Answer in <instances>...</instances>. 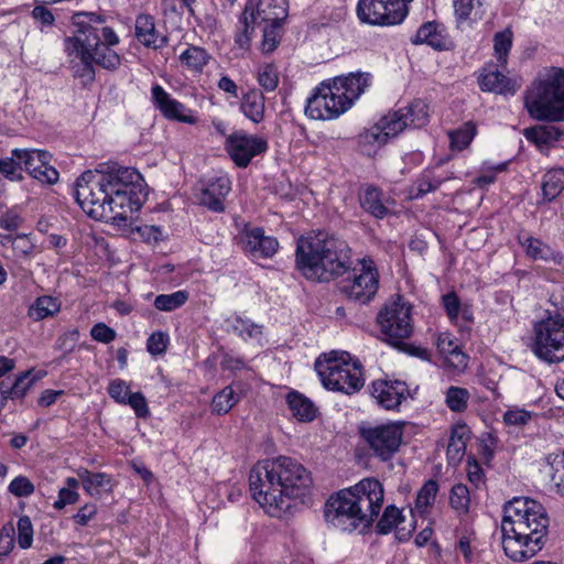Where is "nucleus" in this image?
I'll return each mask as SVG.
<instances>
[{"instance_id":"nucleus-62","label":"nucleus","mask_w":564,"mask_h":564,"mask_svg":"<svg viewBox=\"0 0 564 564\" xmlns=\"http://www.w3.org/2000/svg\"><path fill=\"white\" fill-rule=\"evenodd\" d=\"M127 404L133 409L138 417L145 419L150 415L145 397L141 392L131 393L127 400Z\"/></svg>"},{"instance_id":"nucleus-23","label":"nucleus","mask_w":564,"mask_h":564,"mask_svg":"<svg viewBox=\"0 0 564 564\" xmlns=\"http://www.w3.org/2000/svg\"><path fill=\"white\" fill-rule=\"evenodd\" d=\"M359 202L365 212L378 219H382L392 213L391 205H393V200L376 186L368 185L361 188Z\"/></svg>"},{"instance_id":"nucleus-55","label":"nucleus","mask_w":564,"mask_h":564,"mask_svg":"<svg viewBox=\"0 0 564 564\" xmlns=\"http://www.w3.org/2000/svg\"><path fill=\"white\" fill-rule=\"evenodd\" d=\"M443 178L436 177L432 172H424L416 181L415 198H420L427 193L434 192L443 183Z\"/></svg>"},{"instance_id":"nucleus-3","label":"nucleus","mask_w":564,"mask_h":564,"mask_svg":"<svg viewBox=\"0 0 564 564\" xmlns=\"http://www.w3.org/2000/svg\"><path fill=\"white\" fill-rule=\"evenodd\" d=\"M295 263L307 280L328 282L350 269L351 250L343 239L325 231H312L297 239Z\"/></svg>"},{"instance_id":"nucleus-27","label":"nucleus","mask_w":564,"mask_h":564,"mask_svg":"<svg viewBox=\"0 0 564 564\" xmlns=\"http://www.w3.org/2000/svg\"><path fill=\"white\" fill-rule=\"evenodd\" d=\"M479 86L484 91H492L496 94L514 95L517 91L516 84L505 74L494 67L484 68L479 78Z\"/></svg>"},{"instance_id":"nucleus-59","label":"nucleus","mask_w":564,"mask_h":564,"mask_svg":"<svg viewBox=\"0 0 564 564\" xmlns=\"http://www.w3.org/2000/svg\"><path fill=\"white\" fill-rule=\"evenodd\" d=\"M108 393L116 402L120 404H127V400L131 394L129 386L122 379L112 380L109 383Z\"/></svg>"},{"instance_id":"nucleus-36","label":"nucleus","mask_w":564,"mask_h":564,"mask_svg":"<svg viewBox=\"0 0 564 564\" xmlns=\"http://www.w3.org/2000/svg\"><path fill=\"white\" fill-rule=\"evenodd\" d=\"M468 438L469 430L466 425H457L453 429L446 451L449 462L457 463L463 458Z\"/></svg>"},{"instance_id":"nucleus-19","label":"nucleus","mask_w":564,"mask_h":564,"mask_svg":"<svg viewBox=\"0 0 564 564\" xmlns=\"http://www.w3.org/2000/svg\"><path fill=\"white\" fill-rule=\"evenodd\" d=\"M230 189L231 182L227 176L212 178L200 189L199 204L214 213H221L225 210V198Z\"/></svg>"},{"instance_id":"nucleus-51","label":"nucleus","mask_w":564,"mask_h":564,"mask_svg":"<svg viewBox=\"0 0 564 564\" xmlns=\"http://www.w3.org/2000/svg\"><path fill=\"white\" fill-rule=\"evenodd\" d=\"M449 503L458 512L466 513L468 511L470 495L466 485L457 484L453 486L449 496Z\"/></svg>"},{"instance_id":"nucleus-28","label":"nucleus","mask_w":564,"mask_h":564,"mask_svg":"<svg viewBox=\"0 0 564 564\" xmlns=\"http://www.w3.org/2000/svg\"><path fill=\"white\" fill-rule=\"evenodd\" d=\"M83 488L91 497H100L104 491L112 490V478L106 473H91L87 468L77 469Z\"/></svg>"},{"instance_id":"nucleus-34","label":"nucleus","mask_w":564,"mask_h":564,"mask_svg":"<svg viewBox=\"0 0 564 564\" xmlns=\"http://www.w3.org/2000/svg\"><path fill=\"white\" fill-rule=\"evenodd\" d=\"M243 115L254 123H259L264 118V97L258 89H251L243 95L241 105Z\"/></svg>"},{"instance_id":"nucleus-1","label":"nucleus","mask_w":564,"mask_h":564,"mask_svg":"<svg viewBox=\"0 0 564 564\" xmlns=\"http://www.w3.org/2000/svg\"><path fill=\"white\" fill-rule=\"evenodd\" d=\"M312 485L306 468L288 456L257 463L249 475L253 499L271 516L280 518L292 508V501L303 497Z\"/></svg>"},{"instance_id":"nucleus-9","label":"nucleus","mask_w":564,"mask_h":564,"mask_svg":"<svg viewBox=\"0 0 564 564\" xmlns=\"http://www.w3.org/2000/svg\"><path fill=\"white\" fill-rule=\"evenodd\" d=\"M104 180L99 167L84 172L76 182V200L90 218L121 225Z\"/></svg>"},{"instance_id":"nucleus-38","label":"nucleus","mask_w":564,"mask_h":564,"mask_svg":"<svg viewBox=\"0 0 564 564\" xmlns=\"http://www.w3.org/2000/svg\"><path fill=\"white\" fill-rule=\"evenodd\" d=\"M520 245L525 249V253L533 260L547 261L553 257V250L538 238L529 235L519 236Z\"/></svg>"},{"instance_id":"nucleus-56","label":"nucleus","mask_w":564,"mask_h":564,"mask_svg":"<svg viewBox=\"0 0 564 564\" xmlns=\"http://www.w3.org/2000/svg\"><path fill=\"white\" fill-rule=\"evenodd\" d=\"M18 544L21 549H29L33 542V525L28 516L18 520Z\"/></svg>"},{"instance_id":"nucleus-52","label":"nucleus","mask_w":564,"mask_h":564,"mask_svg":"<svg viewBox=\"0 0 564 564\" xmlns=\"http://www.w3.org/2000/svg\"><path fill=\"white\" fill-rule=\"evenodd\" d=\"M30 371L21 373L11 387L4 384V393L11 400L22 399L31 388L33 380L29 379Z\"/></svg>"},{"instance_id":"nucleus-63","label":"nucleus","mask_w":564,"mask_h":564,"mask_svg":"<svg viewBox=\"0 0 564 564\" xmlns=\"http://www.w3.org/2000/svg\"><path fill=\"white\" fill-rule=\"evenodd\" d=\"M93 339L99 343L109 344L116 338V332L105 323L94 325L90 330Z\"/></svg>"},{"instance_id":"nucleus-6","label":"nucleus","mask_w":564,"mask_h":564,"mask_svg":"<svg viewBox=\"0 0 564 564\" xmlns=\"http://www.w3.org/2000/svg\"><path fill=\"white\" fill-rule=\"evenodd\" d=\"M529 116L538 121H564V69L547 67L527 87L523 97Z\"/></svg>"},{"instance_id":"nucleus-32","label":"nucleus","mask_w":564,"mask_h":564,"mask_svg":"<svg viewBox=\"0 0 564 564\" xmlns=\"http://www.w3.org/2000/svg\"><path fill=\"white\" fill-rule=\"evenodd\" d=\"M524 137L528 141L536 144L539 148L550 147L563 135V130L551 124H541L524 129Z\"/></svg>"},{"instance_id":"nucleus-25","label":"nucleus","mask_w":564,"mask_h":564,"mask_svg":"<svg viewBox=\"0 0 564 564\" xmlns=\"http://www.w3.org/2000/svg\"><path fill=\"white\" fill-rule=\"evenodd\" d=\"M135 37L142 45L154 50L161 48L166 43V37L155 29L154 18L144 13L135 19Z\"/></svg>"},{"instance_id":"nucleus-40","label":"nucleus","mask_w":564,"mask_h":564,"mask_svg":"<svg viewBox=\"0 0 564 564\" xmlns=\"http://www.w3.org/2000/svg\"><path fill=\"white\" fill-rule=\"evenodd\" d=\"M240 398L234 391L231 386L225 387L221 391L214 395L212 400V412L217 415L227 414L238 402Z\"/></svg>"},{"instance_id":"nucleus-2","label":"nucleus","mask_w":564,"mask_h":564,"mask_svg":"<svg viewBox=\"0 0 564 564\" xmlns=\"http://www.w3.org/2000/svg\"><path fill=\"white\" fill-rule=\"evenodd\" d=\"M550 519L536 500L517 497L503 508L501 521L502 547L512 561L533 557L545 544Z\"/></svg>"},{"instance_id":"nucleus-10","label":"nucleus","mask_w":564,"mask_h":564,"mask_svg":"<svg viewBox=\"0 0 564 564\" xmlns=\"http://www.w3.org/2000/svg\"><path fill=\"white\" fill-rule=\"evenodd\" d=\"M531 349L545 362L564 360V314L556 312L534 324Z\"/></svg>"},{"instance_id":"nucleus-49","label":"nucleus","mask_w":564,"mask_h":564,"mask_svg":"<svg viewBox=\"0 0 564 564\" xmlns=\"http://www.w3.org/2000/svg\"><path fill=\"white\" fill-rule=\"evenodd\" d=\"M475 135L476 126L473 122H466L459 129L449 132L451 145L453 149L462 151L470 144Z\"/></svg>"},{"instance_id":"nucleus-33","label":"nucleus","mask_w":564,"mask_h":564,"mask_svg":"<svg viewBox=\"0 0 564 564\" xmlns=\"http://www.w3.org/2000/svg\"><path fill=\"white\" fill-rule=\"evenodd\" d=\"M403 521L402 512L395 506H388L377 523V531L381 534H388L397 529L398 539L406 540L410 536V531L404 532L403 529L399 528Z\"/></svg>"},{"instance_id":"nucleus-24","label":"nucleus","mask_w":564,"mask_h":564,"mask_svg":"<svg viewBox=\"0 0 564 564\" xmlns=\"http://www.w3.org/2000/svg\"><path fill=\"white\" fill-rule=\"evenodd\" d=\"M152 100L156 108L167 119L187 123L194 122V119L191 116L185 115V106L176 99H173L160 85H154L152 87Z\"/></svg>"},{"instance_id":"nucleus-14","label":"nucleus","mask_w":564,"mask_h":564,"mask_svg":"<svg viewBox=\"0 0 564 564\" xmlns=\"http://www.w3.org/2000/svg\"><path fill=\"white\" fill-rule=\"evenodd\" d=\"M402 435V427L398 424L378 425L361 431V436L375 456L383 462L391 459L399 451Z\"/></svg>"},{"instance_id":"nucleus-5","label":"nucleus","mask_w":564,"mask_h":564,"mask_svg":"<svg viewBox=\"0 0 564 564\" xmlns=\"http://www.w3.org/2000/svg\"><path fill=\"white\" fill-rule=\"evenodd\" d=\"M370 74L349 73L323 82L307 99L305 113L314 120H329L347 111L369 86Z\"/></svg>"},{"instance_id":"nucleus-4","label":"nucleus","mask_w":564,"mask_h":564,"mask_svg":"<svg viewBox=\"0 0 564 564\" xmlns=\"http://www.w3.org/2000/svg\"><path fill=\"white\" fill-rule=\"evenodd\" d=\"M383 486L376 478H364L352 487L340 490L326 503L325 517L344 531L359 525L368 528L378 517L383 503Z\"/></svg>"},{"instance_id":"nucleus-64","label":"nucleus","mask_w":564,"mask_h":564,"mask_svg":"<svg viewBox=\"0 0 564 564\" xmlns=\"http://www.w3.org/2000/svg\"><path fill=\"white\" fill-rule=\"evenodd\" d=\"M280 26L281 25L264 23L262 41V48L264 52H271L276 47L278 29Z\"/></svg>"},{"instance_id":"nucleus-54","label":"nucleus","mask_w":564,"mask_h":564,"mask_svg":"<svg viewBox=\"0 0 564 564\" xmlns=\"http://www.w3.org/2000/svg\"><path fill=\"white\" fill-rule=\"evenodd\" d=\"M551 481L555 486L557 494L564 496V453L555 455L551 462Z\"/></svg>"},{"instance_id":"nucleus-21","label":"nucleus","mask_w":564,"mask_h":564,"mask_svg":"<svg viewBox=\"0 0 564 564\" xmlns=\"http://www.w3.org/2000/svg\"><path fill=\"white\" fill-rule=\"evenodd\" d=\"M243 250L253 257L270 258L279 248L275 238L265 236L259 227L247 228L243 232Z\"/></svg>"},{"instance_id":"nucleus-44","label":"nucleus","mask_w":564,"mask_h":564,"mask_svg":"<svg viewBox=\"0 0 564 564\" xmlns=\"http://www.w3.org/2000/svg\"><path fill=\"white\" fill-rule=\"evenodd\" d=\"M209 58L208 53L199 46H189L180 56L181 63L194 72H200Z\"/></svg>"},{"instance_id":"nucleus-45","label":"nucleus","mask_w":564,"mask_h":564,"mask_svg":"<svg viewBox=\"0 0 564 564\" xmlns=\"http://www.w3.org/2000/svg\"><path fill=\"white\" fill-rule=\"evenodd\" d=\"M470 393L462 387H449L445 392V403L453 412L460 413L467 409Z\"/></svg>"},{"instance_id":"nucleus-22","label":"nucleus","mask_w":564,"mask_h":564,"mask_svg":"<svg viewBox=\"0 0 564 564\" xmlns=\"http://www.w3.org/2000/svg\"><path fill=\"white\" fill-rule=\"evenodd\" d=\"M73 21L78 30L77 34L69 39H78L88 46L97 45L100 40L98 25L105 23V17L95 12H78L74 14Z\"/></svg>"},{"instance_id":"nucleus-41","label":"nucleus","mask_w":564,"mask_h":564,"mask_svg":"<svg viewBox=\"0 0 564 564\" xmlns=\"http://www.w3.org/2000/svg\"><path fill=\"white\" fill-rule=\"evenodd\" d=\"M89 48L95 64L110 70L120 65V56L107 45H101L100 40L97 45L89 46Z\"/></svg>"},{"instance_id":"nucleus-42","label":"nucleus","mask_w":564,"mask_h":564,"mask_svg":"<svg viewBox=\"0 0 564 564\" xmlns=\"http://www.w3.org/2000/svg\"><path fill=\"white\" fill-rule=\"evenodd\" d=\"M401 110L405 115L404 118L409 128H422L429 122L427 106L422 100H415Z\"/></svg>"},{"instance_id":"nucleus-30","label":"nucleus","mask_w":564,"mask_h":564,"mask_svg":"<svg viewBox=\"0 0 564 564\" xmlns=\"http://www.w3.org/2000/svg\"><path fill=\"white\" fill-rule=\"evenodd\" d=\"M257 17L261 22L281 25L286 18V0H259L254 3Z\"/></svg>"},{"instance_id":"nucleus-48","label":"nucleus","mask_w":564,"mask_h":564,"mask_svg":"<svg viewBox=\"0 0 564 564\" xmlns=\"http://www.w3.org/2000/svg\"><path fill=\"white\" fill-rule=\"evenodd\" d=\"M188 293L186 291H176L171 294H160L154 300V306L159 311L171 312L186 303Z\"/></svg>"},{"instance_id":"nucleus-61","label":"nucleus","mask_w":564,"mask_h":564,"mask_svg":"<svg viewBox=\"0 0 564 564\" xmlns=\"http://www.w3.org/2000/svg\"><path fill=\"white\" fill-rule=\"evenodd\" d=\"M167 344L169 335L163 332H155L149 337L147 349L151 355H161L166 350Z\"/></svg>"},{"instance_id":"nucleus-57","label":"nucleus","mask_w":564,"mask_h":564,"mask_svg":"<svg viewBox=\"0 0 564 564\" xmlns=\"http://www.w3.org/2000/svg\"><path fill=\"white\" fill-rule=\"evenodd\" d=\"M78 339L79 332L77 329L67 330L56 339L55 349L61 350L65 357L75 349Z\"/></svg>"},{"instance_id":"nucleus-35","label":"nucleus","mask_w":564,"mask_h":564,"mask_svg":"<svg viewBox=\"0 0 564 564\" xmlns=\"http://www.w3.org/2000/svg\"><path fill=\"white\" fill-rule=\"evenodd\" d=\"M437 348L444 355L448 365L455 369H464L467 366V356L459 349L448 334H442L437 339Z\"/></svg>"},{"instance_id":"nucleus-53","label":"nucleus","mask_w":564,"mask_h":564,"mask_svg":"<svg viewBox=\"0 0 564 564\" xmlns=\"http://www.w3.org/2000/svg\"><path fill=\"white\" fill-rule=\"evenodd\" d=\"M8 491L18 498H26L34 494L35 486L26 476H17L8 486Z\"/></svg>"},{"instance_id":"nucleus-58","label":"nucleus","mask_w":564,"mask_h":564,"mask_svg":"<svg viewBox=\"0 0 564 564\" xmlns=\"http://www.w3.org/2000/svg\"><path fill=\"white\" fill-rule=\"evenodd\" d=\"M533 413L524 409L513 408L509 409L503 414V422L507 425L524 426L532 420Z\"/></svg>"},{"instance_id":"nucleus-31","label":"nucleus","mask_w":564,"mask_h":564,"mask_svg":"<svg viewBox=\"0 0 564 564\" xmlns=\"http://www.w3.org/2000/svg\"><path fill=\"white\" fill-rule=\"evenodd\" d=\"M286 402L292 415L300 422H312L317 414L315 404L304 394L291 391L286 395Z\"/></svg>"},{"instance_id":"nucleus-20","label":"nucleus","mask_w":564,"mask_h":564,"mask_svg":"<svg viewBox=\"0 0 564 564\" xmlns=\"http://www.w3.org/2000/svg\"><path fill=\"white\" fill-rule=\"evenodd\" d=\"M408 392V386L403 381L380 380L372 383L371 393L382 408L387 410H393L397 409L406 398Z\"/></svg>"},{"instance_id":"nucleus-39","label":"nucleus","mask_w":564,"mask_h":564,"mask_svg":"<svg viewBox=\"0 0 564 564\" xmlns=\"http://www.w3.org/2000/svg\"><path fill=\"white\" fill-rule=\"evenodd\" d=\"M564 188V169H552L543 176L542 192L546 200L556 198Z\"/></svg>"},{"instance_id":"nucleus-60","label":"nucleus","mask_w":564,"mask_h":564,"mask_svg":"<svg viewBox=\"0 0 564 564\" xmlns=\"http://www.w3.org/2000/svg\"><path fill=\"white\" fill-rule=\"evenodd\" d=\"M258 82L261 87L268 91H272L276 88L279 77L275 68L271 65H265L260 68L258 73Z\"/></svg>"},{"instance_id":"nucleus-26","label":"nucleus","mask_w":564,"mask_h":564,"mask_svg":"<svg viewBox=\"0 0 564 564\" xmlns=\"http://www.w3.org/2000/svg\"><path fill=\"white\" fill-rule=\"evenodd\" d=\"M413 44H427L435 50H447L449 41L445 33V28L434 21L423 23L415 36L412 39Z\"/></svg>"},{"instance_id":"nucleus-16","label":"nucleus","mask_w":564,"mask_h":564,"mask_svg":"<svg viewBox=\"0 0 564 564\" xmlns=\"http://www.w3.org/2000/svg\"><path fill=\"white\" fill-rule=\"evenodd\" d=\"M267 149L268 143L264 139L242 132L232 133L226 140V150L239 167L248 166L252 158L264 153Z\"/></svg>"},{"instance_id":"nucleus-50","label":"nucleus","mask_w":564,"mask_h":564,"mask_svg":"<svg viewBox=\"0 0 564 564\" xmlns=\"http://www.w3.org/2000/svg\"><path fill=\"white\" fill-rule=\"evenodd\" d=\"M1 243L3 247L11 248L13 256L17 258L29 257L33 249V245L26 236H7Z\"/></svg>"},{"instance_id":"nucleus-7","label":"nucleus","mask_w":564,"mask_h":564,"mask_svg":"<svg viewBox=\"0 0 564 564\" xmlns=\"http://www.w3.org/2000/svg\"><path fill=\"white\" fill-rule=\"evenodd\" d=\"M99 171L111 196L116 216L124 224L147 198L143 177L135 169L116 163L101 164Z\"/></svg>"},{"instance_id":"nucleus-29","label":"nucleus","mask_w":564,"mask_h":564,"mask_svg":"<svg viewBox=\"0 0 564 564\" xmlns=\"http://www.w3.org/2000/svg\"><path fill=\"white\" fill-rule=\"evenodd\" d=\"M262 23L260 18L257 17L254 1L249 0L239 18V32L236 35V42L240 47H245L249 44L256 26Z\"/></svg>"},{"instance_id":"nucleus-46","label":"nucleus","mask_w":564,"mask_h":564,"mask_svg":"<svg viewBox=\"0 0 564 564\" xmlns=\"http://www.w3.org/2000/svg\"><path fill=\"white\" fill-rule=\"evenodd\" d=\"M512 31L506 29L498 32L494 36V50L497 61L501 67H506L508 61V54L512 46Z\"/></svg>"},{"instance_id":"nucleus-12","label":"nucleus","mask_w":564,"mask_h":564,"mask_svg":"<svg viewBox=\"0 0 564 564\" xmlns=\"http://www.w3.org/2000/svg\"><path fill=\"white\" fill-rule=\"evenodd\" d=\"M379 288V273L371 259L359 260V267L339 284V290L349 300L359 304L370 302Z\"/></svg>"},{"instance_id":"nucleus-43","label":"nucleus","mask_w":564,"mask_h":564,"mask_svg":"<svg viewBox=\"0 0 564 564\" xmlns=\"http://www.w3.org/2000/svg\"><path fill=\"white\" fill-rule=\"evenodd\" d=\"M228 322L230 330L245 340L257 338L262 334V325L256 324L249 318L236 316Z\"/></svg>"},{"instance_id":"nucleus-13","label":"nucleus","mask_w":564,"mask_h":564,"mask_svg":"<svg viewBox=\"0 0 564 564\" xmlns=\"http://www.w3.org/2000/svg\"><path fill=\"white\" fill-rule=\"evenodd\" d=\"M413 0H359L357 17L362 23L370 25H397L409 13V4Z\"/></svg>"},{"instance_id":"nucleus-17","label":"nucleus","mask_w":564,"mask_h":564,"mask_svg":"<svg viewBox=\"0 0 564 564\" xmlns=\"http://www.w3.org/2000/svg\"><path fill=\"white\" fill-rule=\"evenodd\" d=\"M12 156L23 164L24 170L35 180L44 184H54L58 181V172L55 169H46V172L39 173L46 162L51 161V154L42 150L14 149Z\"/></svg>"},{"instance_id":"nucleus-15","label":"nucleus","mask_w":564,"mask_h":564,"mask_svg":"<svg viewBox=\"0 0 564 564\" xmlns=\"http://www.w3.org/2000/svg\"><path fill=\"white\" fill-rule=\"evenodd\" d=\"M404 116L401 109L383 116L378 123L359 135V143L362 145H384L390 138L397 137L409 128Z\"/></svg>"},{"instance_id":"nucleus-37","label":"nucleus","mask_w":564,"mask_h":564,"mask_svg":"<svg viewBox=\"0 0 564 564\" xmlns=\"http://www.w3.org/2000/svg\"><path fill=\"white\" fill-rule=\"evenodd\" d=\"M59 311L61 302L58 299L50 295H43L37 297L35 302L30 306L28 315L33 321L39 322L54 316Z\"/></svg>"},{"instance_id":"nucleus-18","label":"nucleus","mask_w":564,"mask_h":564,"mask_svg":"<svg viewBox=\"0 0 564 564\" xmlns=\"http://www.w3.org/2000/svg\"><path fill=\"white\" fill-rule=\"evenodd\" d=\"M65 51L70 57L74 76L79 78L84 85L93 83L95 63L89 46L83 44L78 39H66Z\"/></svg>"},{"instance_id":"nucleus-8","label":"nucleus","mask_w":564,"mask_h":564,"mask_svg":"<svg viewBox=\"0 0 564 564\" xmlns=\"http://www.w3.org/2000/svg\"><path fill=\"white\" fill-rule=\"evenodd\" d=\"M315 369L328 390L354 394L365 384L362 365L347 351L333 350L318 357Z\"/></svg>"},{"instance_id":"nucleus-11","label":"nucleus","mask_w":564,"mask_h":564,"mask_svg":"<svg viewBox=\"0 0 564 564\" xmlns=\"http://www.w3.org/2000/svg\"><path fill=\"white\" fill-rule=\"evenodd\" d=\"M382 339L401 348L413 332L412 306L400 296L387 303L377 316Z\"/></svg>"},{"instance_id":"nucleus-47","label":"nucleus","mask_w":564,"mask_h":564,"mask_svg":"<svg viewBox=\"0 0 564 564\" xmlns=\"http://www.w3.org/2000/svg\"><path fill=\"white\" fill-rule=\"evenodd\" d=\"M438 484L436 480L430 479L427 480L419 490L415 508L419 512L424 513L427 508L432 507L435 502L436 495L438 492Z\"/></svg>"}]
</instances>
